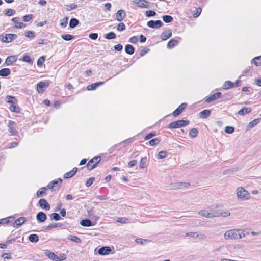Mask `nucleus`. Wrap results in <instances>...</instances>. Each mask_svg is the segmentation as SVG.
I'll return each mask as SVG.
<instances>
[{
    "label": "nucleus",
    "mask_w": 261,
    "mask_h": 261,
    "mask_svg": "<svg viewBox=\"0 0 261 261\" xmlns=\"http://www.w3.org/2000/svg\"><path fill=\"white\" fill-rule=\"evenodd\" d=\"M201 216L211 218L215 217H226L230 215L228 211L221 212L220 211H208L205 210H201L198 213Z\"/></svg>",
    "instance_id": "nucleus-1"
},
{
    "label": "nucleus",
    "mask_w": 261,
    "mask_h": 261,
    "mask_svg": "<svg viewBox=\"0 0 261 261\" xmlns=\"http://www.w3.org/2000/svg\"><path fill=\"white\" fill-rule=\"evenodd\" d=\"M5 123L8 128V131L11 136H17L18 132L16 129L17 124L15 122L8 120H5Z\"/></svg>",
    "instance_id": "nucleus-2"
},
{
    "label": "nucleus",
    "mask_w": 261,
    "mask_h": 261,
    "mask_svg": "<svg viewBox=\"0 0 261 261\" xmlns=\"http://www.w3.org/2000/svg\"><path fill=\"white\" fill-rule=\"evenodd\" d=\"M190 123L189 120H180L174 121L169 124L168 128L169 129L178 128L180 127H183L188 125Z\"/></svg>",
    "instance_id": "nucleus-3"
},
{
    "label": "nucleus",
    "mask_w": 261,
    "mask_h": 261,
    "mask_svg": "<svg viewBox=\"0 0 261 261\" xmlns=\"http://www.w3.org/2000/svg\"><path fill=\"white\" fill-rule=\"evenodd\" d=\"M237 195L239 199H248L249 198L248 192L243 187H239L237 189Z\"/></svg>",
    "instance_id": "nucleus-4"
},
{
    "label": "nucleus",
    "mask_w": 261,
    "mask_h": 261,
    "mask_svg": "<svg viewBox=\"0 0 261 261\" xmlns=\"http://www.w3.org/2000/svg\"><path fill=\"white\" fill-rule=\"evenodd\" d=\"M238 235V229H234L226 231L224 234V237L226 240L239 239Z\"/></svg>",
    "instance_id": "nucleus-5"
},
{
    "label": "nucleus",
    "mask_w": 261,
    "mask_h": 261,
    "mask_svg": "<svg viewBox=\"0 0 261 261\" xmlns=\"http://www.w3.org/2000/svg\"><path fill=\"white\" fill-rule=\"evenodd\" d=\"M101 157L99 156H95L91 159L87 164V168L88 170H91L95 168L97 164L100 161Z\"/></svg>",
    "instance_id": "nucleus-6"
},
{
    "label": "nucleus",
    "mask_w": 261,
    "mask_h": 261,
    "mask_svg": "<svg viewBox=\"0 0 261 261\" xmlns=\"http://www.w3.org/2000/svg\"><path fill=\"white\" fill-rule=\"evenodd\" d=\"M62 182V179L59 178L57 180H54L51 182H49L47 185V188L50 189L52 191H55L59 189V186Z\"/></svg>",
    "instance_id": "nucleus-7"
},
{
    "label": "nucleus",
    "mask_w": 261,
    "mask_h": 261,
    "mask_svg": "<svg viewBox=\"0 0 261 261\" xmlns=\"http://www.w3.org/2000/svg\"><path fill=\"white\" fill-rule=\"evenodd\" d=\"M147 25L151 28L153 29H159L161 28L163 25V22L159 20L154 21V20H150L147 23Z\"/></svg>",
    "instance_id": "nucleus-8"
},
{
    "label": "nucleus",
    "mask_w": 261,
    "mask_h": 261,
    "mask_svg": "<svg viewBox=\"0 0 261 261\" xmlns=\"http://www.w3.org/2000/svg\"><path fill=\"white\" fill-rule=\"evenodd\" d=\"M49 83L48 82H40L37 85V90L39 93L44 91L45 88L49 86Z\"/></svg>",
    "instance_id": "nucleus-9"
},
{
    "label": "nucleus",
    "mask_w": 261,
    "mask_h": 261,
    "mask_svg": "<svg viewBox=\"0 0 261 261\" xmlns=\"http://www.w3.org/2000/svg\"><path fill=\"white\" fill-rule=\"evenodd\" d=\"M17 35L15 34H6L4 37L2 38V41L5 43L11 42L13 40L16 39Z\"/></svg>",
    "instance_id": "nucleus-10"
},
{
    "label": "nucleus",
    "mask_w": 261,
    "mask_h": 261,
    "mask_svg": "<svg viewBox=\"0 0 261 261\" xmlns=\"http://www.w3.org/2000/svg\"><path fill=\"white\" fill-rule=\"evenodd\" d=\"M45 254L48 257V258L54 261H61L62 260L55 254L54 252H50L48 250L45 251Z\"/></svg>",
    "instance_id": "nucleus-11"
},
{
    "label": "nucleus",
    "mask_w": 261,
    "mask_h": 261,
    "mask_svg": "<svg viewBox=\"0 0 261 261\" xmlns=\"http://www.w3.org/2000/svg\"><path fill=\"white\" fill-rule=\"evenodd\" d=\"M187 103H181L172 113L173 116L176 117L178 115H179L183 110L186 108L187 107Z\"/></svg>",
    "instance_id": "nucleus-12"
},
{
    "label": "nucleus",
    "mask_w": 261,
    "mask_h": 261,
    "mask_svg": "<svg viewBox=\"0 0 261 261\" xmlns=\"http://www.w3.org/2000/svg\"><path fill=\"white\" fill-rule=\"evenodd\" d=\"M126 14L123 10H119L116 13V19L118 21H122L126 17Z\"/></svg>",
    "instance_id": "nucleus-13"
},
{
    "label": "nucleus",
    "mask_w": 261,
    "mask_h": 261,
    "mask_svg": "<svg viewBox=\"0 0 261 261\" xmlns=\"http://www.w3.org/2000/svg\"><path fill=\"white\" fill-rule=\"evenodd\" d=\"M112 249L110 247L104 246L99 248L98 250V253L101 255H108L111 253Z\"/></svg>",
    "instance_id": "nucleus-14"
},
{
    "label": "nucleus",
    "mask_w": 261,
    "mask_h": 261,
    "mask_svg": "<svg viewBox=\"0 0 261 261\" xmlns=\"http://www.w3.org/2000/svg\"><path fill=\"white\" fill-rule=\"evenodd\" d=\"M26 221V218L24 217H21L16 219L14 223V227L18 228L20 226L23 224Z\"/></svg>",
    "instance_id": "nucleus-15"
},
{
    "label": "nucleus",
    "mask_w": 261,
    "mask_h": 261,
    "mask_svg": "<svg viewBox=\"0 0 261 261\" xmlns=\"http://www.w3.org/2000/svg\"><path fill=\"white\" fill-rule=\"evenodd\" d=\"M221 95V93L219 92H217L216 93H214L212 95H211L210 96H209L208 97H207L206 100H205V101L206 102H211L216 99H217V98H219Z\"/></svg>",
    "instance_id": "nucleus-16"
},
{
    "label": "nucleus",
    "mask_w": 261,
    "mask_h": 261,
    "mask_svg": "<svg viewBox=\"0 0 261 261\" xmlns=\"http://www.w3.org/2000/svg\"><path fill=\"white\" fill-rule=\"evenodd\" d=\"M39 204L40 206L43 209L46 210L50 209V205L45 199H40L39 201Z\"/></svg>",
    "instance_id": "nucleus-17"
},
{
    "label": "nucleus",
    "mask_w": 261,
    "mask_h": 261,
    "mask_svg": "<svg viewBox=\"0 0 261 261\" xmlns=\"http://www.w3.org/2000/svg\"><path fill=\"white\" fill-rule=\"evenodd\" d=\"M12 20L15 23V28H23L26 27V24L24 23L18 22L19 20L18 17H14Z\"/></svg>",
    "instance_id": "nucleus-18"
},
{
    "label": "nucleus",
    "mask_w": 261,
    "mask_h": 261,
    "mask_svg": "<svg viewBox=\"0 0 261 261\" xmlns=\"http://www.w3.org/2000/svg\"><path fill=\"white\" fill-rule=\"evenodd\" d=\"M36 219L40 222H43L46 220L47 216L44 212H40L37 214Z\"/></svg>",
    "instance_id": "nucleus-19"
},
{
    "label": "nucleus",
    "mask_w": 261,
    "mask_h": 261,
    "mask_svg": "<svg viewBox=\"0 0 261 261\" xmlns=\"http://www.w3.org/2000/svg\"><path fill=\"white\" fill-rule=\"evenodd\" d=\"M16 61V57L15 56H8L6 60L5 63L7 66L11 65L13 63L15 62Z\"/></svg>",
    "instance_id": "nucleus-20"
},
{
    "label": "nucleus",
    "mask_w": 261,
    "mask_h": 261,
    "mask_svg": "<svg viewBox=\"0 0 261 261\" xmlns=\"http://www.w3.org/2000/svg\"><path fill=\"white\" fill-rule=\"evenodd\" d=\"M172 36V32L170 30H166L163 32L161 35V39L163 40H166Z\"/></svg>",
    "instance_id": "nucleus-21"
},
{
    "label": "nucleus",
    "mask_w": 261,
    "mask_h": 261,
    "mask_svg": "<svg viewBox=\"0 0 261 261\" xmlns=\"http://www.w3.org/2000/svg\"><path fill=\"white\" fill-rule=\"evenodd\" d=\"M138 7L144 8H149V3L146 0H139L137 3Z\"/></svg>",
    "instance_id": "nucleus-22"
},
{
    "label": "nucleus",
    "mask_w": 261,
    "mask_h": 261,
    "mask_svg": "<svg viewBox=\"0 0 261 261\" xmlns=\"http://www.w3.org/2000/svg\"><path fill=\"white\" fill-rule=\"evenodd\" d=\"M6 101L14 105L17 104L18 100L15 97L13 96L8 95L5 98Z\"/></svg>",
    "instance_id": "nucleus-23"
},
{
    "label": "nucleus",
    "mask_w": 261,
    "mask_h": 261,
    "mask_svg": "<svg viewBox=\"0 0 261 261\" xmlns=\"http://www.w3.org/2000/svg\"><path fill=\"white\" fill-rule=\"evenodd\" d=\"M11 74V71L9 68H3L0 70V76L6 77L10 75Z\"/></svg>",
    "instance_id": "nucleus-24"
},
{
    "label": "nucleus",
    "mask_w": 261,
    "mask_h": 261,
    "mask_svg": "<svg viewBox=\"0 0 261 261\" xmlns=\"http://www.w3.org/2000/svg\"><path fill=\"white\" fill-rule=\"evenodd\" d=\"M77 168L76 167L73 168L70 171L66 173L64 175L65 178H69L72 177L77 172Z\"/></svg>",
    "instance_id": "nucleus-25"
},
{
    "label": "nucleus",
    "mask_w": 261,
    "mask_h": 261,
    "mask_svg": "<svg viewBox=\"0 0 261 261\" xmlns=\"http://www.w3.org/2000/svg\"><path fill=\"white\" fill-rule=\"evenodd\" d=\"M47 190V188L42 187L36 193L37 197H41L46 195V193L45 191Z\"/></svg>",
    "instance_id": "nucleus-26"
},
{
    "label": "nucleus",
    "mask_w": 261,
    "mask_h": 261,
    "mask_svg": "<svg viewBox=\"0 0 261 261\" xmlns=\"http://www.w3.org/2000/svg\"><path fill=\"white\" fill-rule=\"evenodd\" d=\"M103 82H99L92 84L87 86V90H95L98 86L100 85H102L103 84Z\"/></svg>",
    "instance_id": "nucleus-27"
},
{
    "label": "nucleus",
    "mask_w": 261,
    "mask_h": 261,
    "mask_svg": "<svg viewBox=\"0 0 261 261\" xmlns=\"http://www.w3.org/2000/svg\"><path fill=\"white\" fill-rule=\"evenodd\" d=\"M211 114V111L209 110H204L199 113V117L202 119L207 118Z\"/></svg>",
    "instance_id": "nucleus-28"
},
{
    "label": "nucleus",
    "mask_w": 261,
    "mask_h": 261,
    "mask_svg": "<svg viewBox=\"0 0 261 261\" xmlns=\"http://www.w3.org/2000/svg\"><path fill=\"white\" fill-rule=\"evenodd\" d=\"M79 24V21L76 18H72L70 20L69 27L72 29L75 28Z\"/></svg>",
    "instance_id": "nucleus-29"
},
{
    "label": "nucleus",
    "mask_w": 261,
    "mask_h": 261,
    "mask_svg": "<svg viewBox=\"0 0 261 261\" xmlns=\"http://www.w3.org/2000/svg\"><path fill=\"white\" fill-rule=\"evenodd\" d=\"M251 111V108L248 107H244L238 111V114L240 115H244L246 114L249 113Z\"/></svg>",
    "instance_id": "nucleus-30"
},
{
    "label": "nucleus",
    "mask_w": 261,
    "mask_h": 261,
    "mask_svg": "<svg viewBox=\"0 0 261 261\" xmlns=\"http://www.w3.org/2000/svg\"><path fill=\"white\" fill-rule=\"evenodd\" d=\"M134 47L130 44H127L125 47V51L129 55H133L134 53Z\"/></svg>",
    "instance_id": "nucleus-31"
},
{
    "label": "nucleus",
    "mask_w": 261,
    "mask_h": 261,
    "mask_svg": "<svg viewBox=\"0 0 261 261\" xmlns=\"http://www.w3.org/2000/svg\"><path fill=\"white\" fill-rule=\"evenodd\" d=\"M80 224L84 227H90L93 226L91 221L89 219H84L81 220Z\"/></svg>",
    "instance_id": "nucleus-32"
},
{
    "label": "nucleus",
    "mask_w": 261,
    "mask_h": 261,
    "mask_svg": "<svg viewBox=\"0 0 261 261\" xmlns=\"http://www.w3.org/2000/svg\"><path fill=\"white\" fill-rule=\"evenodd\" d=\"M10 110L12 112L19 113L20 112V108L16 105L13 104L9 107Z\"/></svg>",
    "instance_id": "nucleus-33"
},
{
    "label": "nucleus",
    "mask_w": 261,
    "mask_h": 261,
    "mask_svg": "<svg viewBox=\"0 0 261 261\" xmlns=\"http://www.w3.org/2000/svg\"><path fill=\"white\" fill-rule=\"evenodd\" d=\"M234 84L230 81H226L225 82L223 85V88L224 89H228L234 87Z\"/></svg>",
    "instance_id": "nucleus-34"
},
{
    "label": "nucleus",
    "mask_w": 261,
    "mask_h": 261,
    "mask_svg": "<svg viewBox=\"0 0 261 261\" xmlns=\"http://www.w3.org/2000/svg\"><path fill=\"white\" fill-rule=\"evenodd\" d=\"M178 44V42L177 40L172 39H171L167 44V47L169 48H171L174 47L175 46Z\"/></svg>",
    "instance_id": "nucleus-35"
},
{
    "label": "nucleus",
    "mask_w": 261,
    "mask_h": 261,
    "mask_svg": "<svg viewBox=\"0 0 261 261\" xmlns=\"http://www.w3.org/2000/svg\"><path fill=\"white\" fill-rule=\"evenodd\" d=\"M189 185L190 184L188 182H178L175 184L174 187L177 189H182L184 188H187Z\"/></svg>",
    "instance_id": "nucleus-36"
},
{
    "label": "nucleus",
    "mask_w": 261,
    "mask_h": 261,
    "mask_svg": "<svg viewBox=\"0 0 261 261\" xmlns=\"http://www.w3.org/2000/svg\"><path fill=\"white\" fill-rule=\"evenodd\" d=\"M29 240L31 242H37L39 241V237L36 234H32L29 236Z\"/></svg>",
    "instance_id": "nucleus-37"
},
{
    "label": "nucleus",
    "mask_w": 261,
    "mask_h": 261,
    "mask_svg": "<svg viewBox=\"0 0 261 261\" xmlns=\"http://www.w3.org/2000/svg\"><path fill=\"white\" fill-rule=\"evenodd\" d=\"M105 38L108 40L115 39L116 37V34L113 32H110L105 35Z\"/></svg>",
    "instance_id": "nucleus-38"
},
{
    "label": "nucleus",
    "mask_w": 261,
    "mask_h": 261,
    "mask_svg": "<svg viewBox=\"0 0 261 261\" xmlns=\"http://www.w3.org/2000/svg\"><path fill=\"white\" fill-rule=\"evenodd\" d=\"M77 7V5L75 4H71L65 5V9L67 11H70L72 10L75 9Z\"/></svg>",
    "instance_id": "nucleus-39"
},
{
    "label": "nucleus",
    "mask_w": 261,
    "mask_h": 261,
    "mask_svg": "<svg viewBox=\"0 0 261 261\" xmlns=\"http://www.w3.org/2000/svg\"><path fill=\"white\" fill-rule=\"evenodd\" d=\"M259 122V119H255L252 121H251L249 123L248 125V128L251 129L253 128L254 126L256 125Z\"/></svg>",
    "instance_id": "nucleus-40"
},
{
    "label": "nucleus",
    "mask_w": 261,
    "mask_h": 261,
    "mask_svg": "<svg viewBox=\"0 0 261 261\" xmlns=\"http://www.w3.org/2000/svg\"><path fill=\"white\" fill-rule=\"evenodd\" d=\"M162 18L163 20L165 23H170L173 20L172 17L170 15H164L163 16Z\"/></svg>",
    "instance_id": "nucleus-41"
},
{
    "label": "nucleus",
    "mask_w": 261,
    "mask_h": 261,
    "mask_svg": "<svg viewBox=\"0 0 261 261\" xmlns=\"http://www.w3.org/2000/svg\"><path fill=\"white\" fill-rule=\"evenodd\" d=\"M68 239L71 241H74L76 243H80L81 242V240L80 238L73 235H69L68 237Z\"/></svg>",
    "instance_id": "nucleus-42"
},
{
    "label": "nucleus",
    "mask_w": 261,
    "mask_h": 261,
    "mask_svg": "<svg viewBox=\"0 0 261 261\" xmlns=\"http://www.w3.org/2000/svg\"><path fill=\"white\" fill-rule=\"evenodd\" d=\"M61 224L59 223H55L49 225L45 228V230H49L54 228H57L58 227H61Z\"/></svg>",
    "instance_id": "nucleus-43"
},
{
    "label": "nucleus",
    "mask_w": 261,
    "mask_h": 261,
    "mask_svg": "<svg viewBox=\"0 0 261 261\" xmlns=\"http://www.w3.org/2000/svg\"><path fill=\"white\" fill-rule=\"evenodd\" d=\"M61 37L64 40L70 41L74 38V36L70 34H63L61 35Z\"/></svg>",
    "instance_id": "nucleus-44"
},
{
    "label": "nucleus",
    "mask_w": 261,
    "mask_h": 261,
    "mask_svg": "<svg viewBox=\"0 0 261 261\" xmlns=\"http://www.w3.org/2000/svg\"><path fill=\"white\" fill-rule=\"evenodd\" d=\"M14 217L12 216L11 217H8L5 218L1 219H0V224H8L10 222V219L13 220Z\"/></svg>",
    "instance_id": "nucleus-45"
},
{
    "label": "nucleus",
    "mask_w": 261,
    "mask_h": 261,
    "mask_svg": "<svg viewBox=\"0 0 261 261\" xmlns=\"http://www.w3.org/2000/svg\"><path fill=\"white\" fill-rule=\"evenodd\" d=\"M68 17H66L60 20V25L62 28H65L68 24Z\"/></svg>",
    "instance_id": "nucleus-46"
},
{
    "label": "nucleus",
    "mask_w": 261,
    "mask_h": 261,
    "mask_svg": "<svg viewBox=\"0 0 261 261\" xmlns=\"http://www.w3.org/2000/svg\"><path fill=\"white\" fill-rule=\"evenodd\" d=\"M147 158L146 157L141 158L140 162V167L144 168L146 166Z\"/></svg>",
    "instance_id": "nucleus-47"
},
{
    "label": "nucleus",
    "mask_w": 261,
    "mask_h": 261,
    "mask_svg": "<svg viewBox=\"0 0 261 261\" xmlns=\"http://www.w3.org/2000/svg\"><path fill=\"white\" fill-rule=\"evenodd\" d=\"M254 64L257 66H261V56L255 57L253 59Z\"/></svg>",
    "instance_id": "nucleus-48"
},
{
    "label": "nucleus",
    "mask_w": 261,
    "mask_h": 261,
    "mask_svg": "<svg viewBox=\"0 0 261 261\" xmlns=\"http://www.w3.org/2000/svg\"><path fill=\"white\" fill-rule=\"evenodd\" d=\"M51 220H55V221H58L61 219V217L59 214L54 213H52L50 215Z\"/></svg>",
    "instance_id": "nucleus-49"
},
{
    "label": "nucleus",
    "mask_w": 261,
    "mask_h": 261,
    "mask_svg": "<svg viewBox=\"0 0 261 261\" xmlns=\"http://www.w3.org/2000/svg\"><path fill=\"white\" fill-rule=\"evenodd\" d=\"M160 139L159 138L152 139L149 141V143L151 146H154L158 144L160 142Z\"/></svg>",
    "instance_id": "nucleus-50"
},
{
    "label": "nucleus",
    "mask_w": 261,
    "mask_h": 261,
    "mask_svg": "<svg viewBox=\"0 0 261 261\" xmlns=\"http://www.w3.org/2000/svg\"><path fill=\"white\" fill-rule=\"evenodd\" d=\"M126 29L125 25L123 22L119 23L117 26V30L118 31H123Z\"/></svg>",
    "instance_id": "nucleus-51"
},
{
    "label": "nucleus",
    "mask_w": 261,
    "mask_h": 261,
    "mask_svg": "<svg viewBox=\"0 0 261 261\" xmlns=\"http://www.w3.org/2000/svg\"><path fill=\"white\" fill-rule=\"evenodd\" d=\"M198 133V130L196 128H194L190 130L189 135L192 137H195L197 136Z\"/></svg>",
    "instance_id": "nucleus-52"
},
{
    "label": "nucleus",
    "mask_w": 261,
    "mask_h": 261,
    "mask_svg": "<svg viewBox=\"0 0 261 261\" xmlns=\"http://www.w3.org/2000/svg\"><path fill=\"white\" fill-rule=\"evenodd\" d=\"M234 131V128L232 126H226L225 128V132L227 134H232Z\"/></svg>",
    "instance_id": "nucleus-53"
},
{
    "label": "nucleus",
    "mask_w": 261,
    "mask_h": 261,
    "mask_svg": "<svg viewBox=\"0 0 261 261\" xmlns=\"http://www.w3.org/2000/svg\"><path fill=\"white\" fill-rule=\"evenodd\" d=\"M186 236L188 237H190L194 238H197L198 237L199 235L197 232H189L186 233Z\"/></svg>",
    "instance_id": "nucleus-54"
},
{
    "label": "nucleus",
    "mask_w": 261,
    "mask_h": 261,
    "mask_svg": "<svg viewBox=\"0 0 261 261\" xmlns=\"http://www.w3.org/2000/svg\"><path fill=\"white\" fill-rule=\"evenodd\" d=\"M33 18L32 14H28L24 16L22 18V20L25 22H28Z\"/></svg>",
    "instance_id": "nucleus-55"
},
{
    "label": "nucleus",
    "mask_w": 261,
    "mask_h": 261,
    "mask_svg": "<svg viewBox=\"0 0 261 261\" xmlns=\"http://www.w3.org/2000/svg\"><path fill=\"white\" fill-rule=\"evenodd\" d=\"M167 155V152L165 151H161L159 152L158 154V158L159 159H163L166 157Z\"/></svg>",
    "instance_id": "nucleus-56"
},
{
    "label": "nucleus",
    "mask_w": 261,
    "mask_h": 261,
    "mask_svg": "<svg viewBox=\"0 0 261 261\" xmlns=\"http://www.w3.org/2000/svg\"><path fill=\"white\" fill-rule=\"evenodd\" d=\"M95 180V177H91L89 179H88L86 182V186L87 187H89L91 186V185L93 184V181Z\"/></svg>",
    "instance_id": "nucleus-57"
},
{
    "label": "nucleus",
    "mask_w": 261,
    "mask_h": 261,
    "mask_svg": "<svg viewBox=\"0 0 261 261\" xmlns=\"http://www.w3.org/2000/svg\"><path fill=\"white\" fill-rule=\"evenodd\" d=\"M238 232L239 233V239H241L242 238L245 237L246 236V234L245 233V230L243 229H238Z\"/></svg>",
    "instance_id": "nucleus-58"
},
{
    "label": "nucleus",
    "mask_w": 261,
    "mask_h": 261,
    "mask_svg": "<svg viewBox=\"0 0 261 261\" xmlns=\"http://www.w3.org/2000/svg\"><path fill=\"white\" fill-rule=\"evenodd\" d=\"M156 13L152 10H148L145 12V15L147 17H152L155 16Z\"/></svg>",
    "instance_id": "nucleus-59"
},
{
    "label": "nucleus",
    "mask_w": 261,
    "mask_h": 261,
    "mask_svg": "<svg viewBox=\"0 0 261 261\" xmlns=\"http://www.w3.org/2000/svg\"><path fill=\"white\" fill-rule=\"evenodd\" d=\"M22 61L29 63H32V60L31 59L30 57L28 55H25L23 57Z\"/></svg>",
    "instance_id": "nucleus-60"
},
{
    "label": "nucleus",
    "mask_w": 261,
    "mask_h": 261,
    "mask_svg": "<svg viewBox=\"0 0 261 261\" xmlns=\"http://www.w3.org/2000/svg\"><path fill=\"white\" fill-rule=\"evenodd\" d=\"M201 8L199 7L196 9V12L193 14V17L194 18L198 17L201 12Z\"/></svg>",
    "instance_id": "nucleus-61"
},
{
    "label": "nucleus",
    "mask_w": 261,
    "mask_h": 261,
    "mask_svg": "<svg viewBox=\"0 0 261 261\" xmlns=\"http://www.w3.org/2000/svg\"><path fill=\"white\" fill-rule=\"evenodd\" d=\"M117 221L121 223H127L128 222V220L125 218H118Z\"/></svg>",
    "instance_id": "nucleus-62"
},
{
    "label": "nucleus",
    "mask_w": 261,
    "mask_h": 261,
    "mask_svg": "<svg viewBox=\"0 0 261 261\" xmlns=\"http://www.w3.org/2000/svg\"><path fill=\"white\" fill-rule=\"evenodd\" d=\"M15 13V11L13 9H8L6 10V13L5 14L7 16H12Z\"/></svg>",
    "instance_id": "nucleus-63"
},
{
    "label": "nucleus",
    "mask_w": 261,
    "mask_h": 261,
    "mask_svg": "<svg viewBox=\"0 0 261 261\" xmlns=\"http://www.w3.org/2000/svg\"><path fill=\"white\" fill-rule=\"evenodd\" d=\"M25 36L29 38H34L35 33L34 32L31 31H28L25 33Z\"/></svg>",
    "instance_id": "nucleus-64"
}]
</instances>
